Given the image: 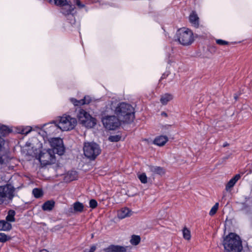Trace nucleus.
<instances>
[{
	"label": "nucleus",
	"instance_id": "nucleus-1",
	"mask_svg": "<svg viewBox=\"0 0 252 252\" xmlns=\"http://www.w3.org/2000/svg\"><path fill=\"white\" fill-rule=\"evenodd\" d=\"M114 112L120 121L123 123H131L135 117L134 108L125 102L118 104L115 108Z\"/></svg>",
	"mask_w": 252,
	"mask_h": 252
},
{
	"label": "nucleus",
	"instance_id": "nucleus-2",
	"mask_svg": "<svg viewBox=\"0 0 252 252\" xmlns=\"http://www.w3.org/2000/svg\"><path fill=\"white\" fill-rule=\"evenodd\" d=\"M222 245L224 252H241L243 249L240 237L234 233H230L224 237Z\"/></svg>",
	"mask_w": 252,
	"mask_h": 252
},
{
	"label": "nucleus",
	"instance_id": "nucleus-3",
	"mask_svg": "<svg viewBox=\"0 0 252 252\" xmlns=\"http://www.w3.org/2000/svg\"><path fill=\"white\" fill-rule=\"evenodd\" d=\"M176 36L179 42L184 46L189 45L194 40L192 31L187 28L178 30Z\"/></svg>",
	"mask_w": 252,
	"mask_h": 252
},
{
	"label": "nucleus",
	"instance_id": "nucleus-4",
	"mask_svg": "<svg viewBox=\"0 0 252 252\" xmlns=\"http://www.w3.org/2000/svg\"><path fill=\"white\" fill-rule=\"evenodd\" d=\"M58 126L62 131H68L73 129L77 124L75 118L70 116L64 115L56 119Z\"/></svg>",
	"mask_w": 252,
	"mask_h": 252
},
{
	"label": "nucleus",
	"instance_id": "nucleus-5",
	"mask_svg": "<svg viewBox=\"0 0 252 252\" xmlns=\"http://www.w3.org/2000/svg\"><path fill=\"white\" fill-rule=\"evenodd\" d=\"M15 189L11 184L0 186V204L5 201H12L15 196Z\"/></svg>",
	"mask_w": 252,
	"mask_h": 252
},
{
	"label": "nucleus",
	"instance_id": "nucleus-6",
	"mask_svg": "<svg viewBox=\"0 0 252 252\" xmlns=\"http://www.w3.org/2000/svg\"><path fill=\"white\" fill-rule=\"evenodd\" d=\"M83 151L84 155L88 158L93 160L98 156L101 152L98 145L94 142H85Z\"/></svg>",
	"mask_w": 252,
	"mask_h": 252
},
{
	"label": "nucleus",
	"instance_id": "nucleus-7",
	"mask_svg": "<svg viewBox=\"0 0 252 252\" xmlns=\"http://www.w3.org/2000/svg\"><path fill=\"white\" fill-rule=\"evenodd\" d=\"M79 122L88 128H92L96 125V120L85 110L80 109L77 113Z\"/></svg>",
	"mask_w": 252,
	"mask_h": 252
},
{
	"label": "nucleus",
	"instance_id": "nucleus-8",
	"mask_svg": "<svg viewBox=\"0 0 252 252\" xmlns=\"http://www.w3.org/2000/svg\"><path fill=\"white\" fill-rule=\"evenodd\" d=\"M55 151L51 150H43L39 155L38 159L43 165L54 163L56 160Z\"/></svg>",
	"mask_w": 252,
	"mask_h": 252
},
{
	"label": "nucleus",
	"instance_id": "nucleus-9",
	"mask_svg": "<svg viewBox=\"0 0 252 252\" xmlns=\"http://www.w3.org/2000/svg\"><path fill=\"white\" fill-rule=\"evenodd\" d=\"M104 127L109 130H114L121 125L120 120L115 116H106L102 119Z\"/></svg>",
	"mask_w": 252,
	"mask_h": 252
},
{
	"label": "nucleus",
	"instance_id": "nucleus-10",
	"mask_svg": "<svg viewBox=\"0 0 252 252\" xmlns=\"http://www.w3.org/2000/svg\"><path fill=\"white\" fill-rule=\"evenodd\" d=\"M50 143L52 147V150L55 151L59 155H62L64 152V148L63 145V140L60 138H53L50 140Z\"/></svg>",
	"mask_w": 252,
	"mask_h": 252
},
{
	"label": "nucleus",
	"instance_id": "nucleus-11",
	"mask_svg": "<svg viewBox=\"0 0 252 252\" xmlns=\"http://www.w3.org/2000/svg\"><path fill=\"white\" fill-rule=\"evenodd\" d=\"M43 128L44 132L47 136L56 134L58 133L60 130L56 120L54 121L53 123L44 125L43 126Z\"/></svg>",
	"mask_w": 252,
	"mask_h": 252
},
{
	"label": "nucleus",
	"instance_id": "nucleus-12",
	"mask_svg": "<svg viewBox=\"0 0 252 252\" xmlns=\"http://www.w3.org/2000/svg\"><path fill=\"white\" fill-rule=\"evenodd\" d=\"M58 5L64 6L62 9V12L65 15L70 13L74 9L73 5L68 3L67 0H54Z\"/></svg>",
	"mask_w": 252,
	"mask_h": 252
},
{
	"label": "nucleus",
	"instance_id": "nucleus-13",
	"mask_svg": "<svg viewBox=\"0 0 252 252\" xmlns=\"http://www.w3.org/2000/svg\"><path fill=\"white\" fill-rule=\"evenodd\" d=\"M104 252H126V247L120 245H111L103 249Z\"/></svg>",
	"mask_w": 252,
	"mask_h": 252
},
{
	"label": "nucleus",
	"instance_id": "nucleus-14",
	"mask_svg": "<svg viewBox=\"0 0 252 252\" xmlns=\"http://www.w3.org/2000/svg\"><path fill=\"white\" fill-rule=\"evenodd\" d=\"M131 215V211L127 208H123L118 212V217L123 219Z\"/></svg>",
	"mask_w": 252,
	"mask_h": 252
},
{
	"label": "nucleus",
	"instance_id": "nucleus-15",
	"mask_svg": "<svg viewBox=\"0 0 252 252\" xmlns=\"http://www.w3.org/2000/svg\"><path fill=\"white\" fill-rule=\"evenodd\" d=\"M168 140L166 136L160 135L157 137L154 141V143L159 146H162L165 144Z\"/></svg>",
	"mask_w": 252,
	"mask_h": 252
},
{
	"label": "nucleus",
	"instance_id": "nucleus-16",
	"mask_svg": "<svg viewBox=\"0 0 252 252\" xmlns=\"http://www.w3.org/2000/svg\"><path fill=\"white\" fill-rule=\"evenodd\" d=\"M77 178L78 175L76 171H70L65 175L64 180L65 182H70L77 179Z\"/></svg>",
	"mask_w": 252,
	"mask_h": 252
},
{
	"label": "nucleus",
	"instance_id": "nucleus-17",
	"mask_svg": "<svg viewBox=\"0 0 252 252\" xmlns=\"http://www.w3.org/2000/svg\"><path fill=\"white\" fill-rule=\"evenodd\" d=\"M189 20L191 24L195 28L199 26V18L195 12H192L189 16Z\"/></svg>",
	"mask_w": 252,
	"mask_h": 252
},
{
	"label": "nucleus",
	"instance_id": "nucleus-18",
	"mask_svg": "<svg viewBox=\"0 0 252 252\" xmlns=\"http://www.w3.org/2000/svg\"><path fill=\"white\" fill-rule=\"evenodd\" d=\"M150 171L154 174L163 175L164 174V169L159 166H149Z\"/></svg>",
	"mask_w": 252,
	"mask_h": 252
},
{
	"label": "nucleus",
	"instance_id": "nucleus-19",
	"mask_svg": "<svg viewBox=\"0 0 252 252\" xmlns=\"http://www.w3.org/2000/svg\"><path fill=\"white\" fill-rule=\"evenodd\" d=\"M241 176L240 174H236L233 178L229 180L225 187V189L228 191L231 189L236 184L237 181L240 179Z\"/></svg>",
	"mask_w": 252,
	"mask_h": 252
},
{
	"label": "nucleus",
	"instance_id": "nucleus-20",
	"mask_svg": "<svg viewBox=\"0 0 252 252\" xmlns=\"http://www.w3.org/2000/svg\"><path fill=\"white\" fill-rule=\"evenodd\" d=\"M173 96L170 94H164L160 96V102L162 105H166L167 103L172 100Z\"/></svg>",
	"mask_w": 252,
	"mask_h": 252
},
{
	"label": "nucleus",
	"instance_id": "nucleus-21",
	"mask_svg": "<svg viewBox=\"0 0 252 252\" xmlns=\"http://www.w3.org/2000/svg\"><path fill=\"white\" fill-rule=\"evenodd\" d=\"M12 228V225L4 220H0V231H9Z\"/></svg>",
	"mask_w": 252,
	"mask_h": 252
},
{
	"label": "nucleus",
	"instance_id": "nucleus-22",
	"mask_svg": "<svg viewBox=\"0 0 252 252\" xmlns=\"http://www.w3.org/2000/svg\"><path fill=\"white\" fill-rule=\"evenodd\" d=\"M54 205V201L52 200H49L46 201L43 204L42 208L44 211H50L53 209Z\"/></svg>",
	"mask_w": 252,
	"mask_h": 252
},
{
	"label": "nucleus",
	"instance_id": "nucleus-23",
	"mask_svg": "<svg viewBox=\"0 0 252 252\" xmlns=\"http://www.w3.org/2000/svg\"><path fill=\"white\" fill-rule=\"evenodd\" d=\"M15 212L13 210H10L8 212V214L6 217V221L7 222H14L15 220Z\"/></svg>",
	"mask_w": 252,
	"mask_h": 252
},
{
	"label": "nucleus",
	"instance_id": "nucleus-24",
	"mask_svg": "<svg viewBox=\"0 0 252 252\" xmlns=\"http://www.w3.org/2000/svg\"><path fill=\"white\" fill-rule=\"evenodd\" d=\"M73 209L75 212H82L84 210V206L83 204L80 202H76L73 205Z\"/></svg>",
	"mask_w": 252,
	"mask_h": 252
},
{
	"label": "nucleus",
	"instance_id": "nucleus-25",
	"mask_svg": "<svg viewBox=\"0 0 252 252\" xmlns=\"http://www.w3.org/2000/svg\"><path fill=\"white\" fill-rule=\"evenodd\" d=\"M140 240L139 236L133 235L131 236L130 242L132 245L136 246L140 243Z\"/></svg>",
	"mask_w": 252,
	"mask_h": 252
},
{
	"label": "nucleus",
	"instance_id": "nucleus-26",
	"mask_svg": "<svg viewBox=\"0 0 252 252\" xmlns=\"http://www.w3.org/2000/svg\"><path fill=\"white\" fill-rule=\"evenodd\" d=\"M8 132V127L6 126L0 124V137L4 136Z\"/></svg>",
	"mask_w": 252,
	"mask_h": 252
},
{
	"label": "nucleus",
	"instance_id": "nucleus-27",
	"mask_svg": "<svg viewBox=\"0 0 252 252\" xmlns=\"http://www.w3.org/2000/svg\"><path fill=\"white\" fill-rule=\"evenodd\" d=\"M183 237L188 240H190L191 235H190V231L186 227H185L183 230Z\"/></svg>",
	"mask_w": 252,
	"mask_h": 252
},
{
	"label": "nucleus",
	"instance_id": "nucleus-28",
	"mask_svg": "<svg viewBox=\"0 0 252 252\" xmlns=\"http://www.w3.org/2000/svg\"><path fill=\"white\" fill-rule=\"evenodd\" d=\"M32 193L35 198H39L42 195V191L39 189H34L32 190Z\"/></svg>",
	"mask_w": 252,
	"mask_h": 252
},
{
	"label": "nucleus",
	"instance_id": "nucleus-29",
	"mask_svg": "<svg viewBox=\"0 0 252 252\" xmlns=\"http://www.w3.org/2000/svg\"><path fill=\"white\" fill-rule=\"evenodd\" d=\"M219 203H216L213 206V207L211 209L210 212H209V215L210 216H212L216 213V212L218 211V208H219Z\"/></svg>",
	"mask_w": 252,
	"mask_h": 252
},
{
	"label": "nucleus",
	"instance_id": "nucleus-30",
	"mask_svg": "<svg viewBox=\"0 0 252 252\" xmlns=\"http://www.w3.org/2000/svg\"><path fill=\"white\" fill-rule=\"evenodd\" d=\"M138 177L142 183L145 184L147 182V177L145 173L139 174Z\"/></svg>",
	"mask_w": 252,
	"mask_h": 252
},
{
	"label": "nucleus",
	"instance_id": "nucleus-31",
	"mask_svg": "<svg viewBox=\"0 0 252 252\" xmlns=\"http://www.w3.org/2000/svg\"><path fill=\"white\" fill-rule=\"evenodd\" d=\"M91 99L89 96H85L84 99L80 100L79 102L82 104V105H83L84 104H89L91 102Z\"/></svg>",
	"mask_w": 252,
	"mask_h": 252
},
{
	"label": "nucleus",
	"instance_id": "nucleus-32",
	"mask_svg": "<svg viewBox=\"0 0 252 252\" xmlns=\"http://www.w3.org/2000/svg\"><path fill=\"white\" fill-rule=\"evenodd\" d=\"M9 237L3 233H0V242L4 243L6 242Z\"/></svg>",
	"mask_w": 252,
	"mask_h": 252
},
{
	"label": "nucleus",
	"instance_id": "nucleus-33",
	"mask_svg": "<svg viewBox=\"0 0 252 252\" xmlns=\"http://www.w3.org/2000/svg\"><path fill=\"white\" fill-rule=\"evenodd\" d=\"M121 136L118 135H111L109 137V140L111 142H118L120 140Z\"/></svg>",
	"mask_w": 252,
	"mask_h": 252
},
{
	"label": "nucleus",
	"instance_id": "nucleus-34",
	"mask_svg": "<svg viewBox=\"0 0 252 252\" xmlns=\"http://www.w3.org/2000/svg\"><path fill=\"white\" fill-rule=\"evenodd\" d=\"M90 207L93 209L96 207L97 206V202L94 199H91L89 202Z\"/></svg>",
	"mask_w": 252,
	"mask_h": 252
},
{
	"label": "nucleus",
	"instance_id": "nucleus-35",
	"mask_svg": "<svg viewBox=\"0 0 252 252\" xmlns=\"http://www.w3.org/2000/svg\"><path fill=\"white\" fill-rule=\"evenodd\" d=\"M32 130V128L30 126H27L26 128L22 129L21 133L23 134L27 135Z\"/></svg>",
	"mask_w": 252,
	"mask_h": 252
},
{
	"label": "nucleus",
	"instance_id": "nucleus-36",
	"mask_svg": "<svg viewBox=\"0 0 252 252\" xmlns=\"http://www.w3.org/2000/svg\"><path fill=\"white\" fill-rule=\"evenodd\" d=\"M71 102L75 105V106H81L82 104H81L79 102L80 100H78L74 98H70Z\"/></svg>",
	"mask_w": 252,
	"mask_h": 252
},
{
	"label": "nucleus",
	"instance_id": "nucleus-37",
	"mask_svg": "<svg viewBox=\"0 0 252 252\" xmlns=\"http://www.w3.org/2000/svg\"><path fill=\"white\" fill-rule=\"evenodd\" d=\"M74 2L79 8H82L85 7V4H82L80 0H74Z\"/></svg>",
	"mask_w": 252,
	"mask_h": 252
},
{
	"label": "nucleus",
	"instance_id": "nucleus-38",
	"mask_svg": "<svg viewBox=\"0 0 252 252\" xmlns=\"http://www.w3.org/2000/svg\"><path fill=\"white\" fill-rule=\"evenodd\" d=\"M96 249V246L94 245H93L91 247L90 249H86L85 250H84L83 252H94L95 251Z\"/></svg>",
	"mask_w": 252,
	"mask_h": 252
},
{
	"label": "nucleus",
	"instance_id": "nucleus-39",
	"mask_svg": "<svg viewBox=\"0 0 252 252\" xmlns=\"http://www.w3.org/2000/svg\"><path fill=\"white\" fill-rule=\"evenodd\" d=\"M7 160H8L5 156H2L0 157V164L1 165L5 164Z\"/></svg>",
	"mask_w": 252,
	"mask_h": 252
},
{
	"label": "nucleus",
	"instance_id": "nucleus-40",
	"mask_svg": "<svg viewBox=\"0 0 252 252\" xmlns=\"http://www.w3.org/2000/svg\"><path fill=\"white\" fill-rule=\"evenodd\" d=\"M216 42L217 44L219 45H226L228 44V42L223 40L222 39H217L216 40Z\"/></svg>",
	"mask_w": 252,
	"mask_h": 252
},
{
	"label": "nucleus",
	"instance_id": "nucleus-41",
	"mask_svg": "<svg viewBox=\"0 0 252 252\" xmlns=\"http://www.w3.org/2000/svg\"><path fill=\"white\" fill-rule=\"evenodd\" d=\"M161 115L163 116H164V117H167V114L164 112H162L161 113Z\"/></svg>",
	"mask_w": 252,
	"mask_h": 252
},
{
	"label": "nucleus",
	"instance_id": "nucleus-42",
	"mask_svg": "<svg viewBox=\"0 0 252 252\" xmlns=\"http://www.w3.org/2000/svg\"><path fill=\"white\" fill-rule=\"evenodd\" d=\"M38 252H48L46 250L43 249L39 251Z\"/></svg>",
	"mask_w": 252,
	"mask_h": 252
},
{
	"label": "nucleus",
	"instance_id": "nucleus-43",
	"mask_svg": "<svg viewBox=\"0 0 252 252\" xmlns=\"http://www.w3.org/2000/svg\"><path fill=\"white\" fill-rule=\"evenodd\" d=\"M228 145V144L227 143H225L223 144V147H226V146H227Z\"/></svg>",
	"mask_w": 252,
	"mask_h": 252
},
{
	"label": "nucleus",
	"instance_id": "nucleus-44",
	"mask_svg": "<svg viewBox=\"0 0 252 252\" xmlns=\"http://www.w3.org/2000/svg\"><path fill=\"white\" fill-rule=\"evenodd\" d=\"M168 127H171L170 125L167 126Z\"/></svg>",
	"mask_w": 252,
	"mask_h": 252
}]
</instances>
